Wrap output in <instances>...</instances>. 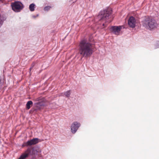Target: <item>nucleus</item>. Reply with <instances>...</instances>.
Masks as SVG:
<instances>
[{"label": "nucleus", "instance_id": "1", "mask_svg": "<svg viewBox=\"0 0 159 159\" xmlns=\"http://www.w3.org/2000/svg\"><path fill=\"white\" fill-rule=\"evenodd\" d=\"M79 53L83 57H90L93 52V49L91 44L86 40H83L80 41L79 45Z\"/></svg>", "mask_w": 159, "mask_h": 159}, {"label": "nucleus", "instance_id": "2", "mask_svg": "<svg viewBox=\"0 0 159 159\" xmlns=\"http://www.w3.org/2000/svg\"><path fill=\"white\" fill-rule=\"evenodd\" d=\"M143 25L147 29L152 30L156 28L157 24L155 20L151 17H148L142 22Z\"/></svg>", "mask_w": 159, "mask_h": 159}, {"label": "nucleus", "instance_id": "3", "mask_svg": "<svg viewBox=\"0 0 159 159\" xmlns=\"http://www.w3.org/2000/svg\"><path fill=\"white\" fill-rule=\"evenodd\" d=\"M41 150L39 148H29L23 153L18 159H25L30 155L36 154L37 153L41 152Z\"/></svg>", "mask_w": 159, "mask_h": 159}, {"label": "nucleus", "instance_id": "4", "mask_svg": "<svg viewBox=\"0 0 159 159\" xmlns=\"http://www.w3.org/2000/svg\"><path fill=\"white\" fill-rule=\"evenodd\" d=\"M111 13V11L110 9H107L101 11L97 17L98 20L106 21L109 18V16Z\"/></svg>", "mask_w": 159, "mask_h": 159}, {"label": "nucleus", "instance_id": "5", "mask_svg": "<svg viewBox=\"0 0 159 159\" xmlns=\"http://www.w3.org/2000/svg\"><path fill=\"white\" fill-rule=\"evenodd\" d=\"M12 10L15 12L20 11L23 8V4L20 2H16L11 5Z\"/></svg>", "mask_w": 159, "mask_h": 159}, {"label": "nucleus", "instance_id": "6", "mask_svg": "<svg viewBox=\"0 0 159 159\" xmlns=\"http://www.w3.org/2000/svg\"><path fill=\"white\" fill-rule=\"evenodd\" d=\"M40 142H41V141L39 139L37 138H34L28 141L26 143H25L23 146H25L35 145Z\"/></svg>", "mask_w": 159, "mask_h": 159}, {"label": "nucleus", "instance_id": "7", "mask_svg": "<svg viewBox=\"0 0 159 159\" xmlns=\"http://www.w3.org/2000/svg\"><path fill=\"white\" fill-rule=\"evenodd\" d=\"M123 27V26H112L110 28V30L115 34L118 35L120 34V31Z\"/></svg>", "mask_w": 159, "mask_h": 159}, {"label": "nucleus", "instance_id": "8", "mask_svg": "<svg viewBox=\"0 0 159 159\" xmlns=\"http://www.w3.org/2000/svg\"><path fill=\"white\" fill-rule=\"evenodd\" d=\"M80 126V123L77 121L74 122L71 126V132L73 134L75 133Z\"/></svg>", "mask_w": 159, "mask_h": 159}, {"label": "nucleus", "instance_id": "9", "mask_svg": "<svg viewBox=\"0 0 159 159\" xmlns=\"http://www.w3.org/2000/svg\"><path fill=\"white\" fill-rule=\"evenodd\" d=\"M136 20L135 19L133 16L130 17L128 20V24L132 28H134L135 26Z\"/></svg>", "mask_w": 159, "mask_h": 159}, {"label": "nucleus", "instance_id": "10", "mask_svg": "<svg viewBox=\"0 0 159 159\" xmlns=\"http://www.w3.org/2000/svg\"><path fill=\"white\" fill-rule=\"evenodd\" d=\"M35 5L34 3L30 4L29 7V9L31 11H33L34 10Z\"/></svg>", "mask_w": 159, "mask_h": 159}, {"label": "nucleus", "instance_id": "11", "mask_svg": "<svg viewBox=\"0 0 159 159\" xmlns=\"http://www.w3.org/2000/svg\"><path fill=\"white\" fill-rule=\"evenodd\" d=\"M71 93V90H69L66 92H64V94L66 97L68 98L70 97Z\"/></svg>", "mask_w": 159, "mask_h": 159}, {"label": "nucleus", "instance_id": "12", "mask_svg": "<svg viewBox=\"0 0 159 159\" xmlns=\"http://www.w3.org/2000/svg\"><path fill=\"white\" fill-rule=\"evenodd\" d=\"M33 104V102L31 101H30L28 102H27L26 106L27 108L28 109H29L30 108V105H31Z\"/></svg>", "mask_w": 159, "mask_h": 159}, {"label": "nucleus", "instance_id": "13", "mask_svg": "<svg viewBox=\"0 0 159 159\" xmlns=\"http://www.w3.org/2000/svg\"><path fill=\"white\" fill-rule=\"evenodd\" d=\"M51 8V7L50 6H48L45 7H44V10L45 11H48Z\"/></svg>", "mask_w": 159, "mask_h": 159}, {"label": "nucleus", "instance_id": "14", "mask_svg": "<svg viewBox=\"0 0 159 159\" xmlns=\"http://www.w3.org/2000/svg\"><path fill=\"white\" fill-rule=\"evenodd\" d=\"M156 48H159V41L157 42L156 45Z\"/></svg>", "mask_w": 159, "mask_h": 159}, {"label": "nucleus", "instance_id": "15", "mask_svg": "<svg viewBox=\"0 0 159 159\" xmlns=\"http://www.w3.org/2000/svg\"><path fill=\"white\" fill-rule=\"evenodd\" d=\"M34 66V63H33V64H32V67H30V71H31V69H32V68H33V67Z\"/></svg>", "mask_w": 159, "mask_h": 159}, {"label": "nucleus", "instance_id": "16", "mask_svg": "<svg viewBox=\"0 0 159 159\" xmlns=\"http://www.w3.org/2000/svg\"><path fill=\"white\" fill-rule=\"evenodd\" d=\"M2 23L3 22L2 20L0 19V26H1L2 25Z\"/></svg>", "mask_w": 159, "mask_h": 159}, {"label": "nucleus", "instance_id": "17", "mask_svg": "<svg viewBox=\"0 0 159 159\" xmlns=\"http://www.w3.org/2000/svg\"><path fill=\"white\" fill-rule=\"evenodd\" d=\"M39 16L38 14H37L36 16H32L34 18H35L37 16Z\"/></svg>", "mask_w": 159, "mask_h": 159}, {"label": "nucleus", "instance_id": "18", "mask_svg": "<svg viewBox=\"0 0 159 159\" xmlns=\"http://www.w3.org/2000/svg\"><path fill=\"white\" fill-rule=\"evenodd\" d=\"M1 77H0V83H1Z\"/></svg>", "mask_w": 159, "mask_h": 159}, {"label": "nucleus", "instance_id": "19", "mask_svg": "<svg viewBox=\"0 0 159 159\" xmlns=\"http://www.w3.org/2000/svg\"><path fill=\"white\" fill-rule=\"evenodd\" d=\"M102 25H103V26H104V25H105L104 24H102Z\"/></svg>", "mask_w": 159, "mask_h": 159}]
</instances>
